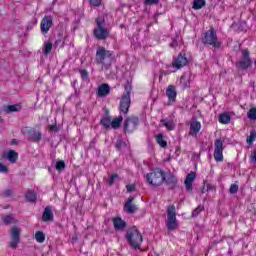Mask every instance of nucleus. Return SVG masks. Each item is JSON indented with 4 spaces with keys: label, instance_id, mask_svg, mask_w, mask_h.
<instances>
[{
    "label": "nucleus",
    "instance_id": "nucleus-1",
    "mask_svg": "<svg viewBox=\"0 0 256 256\" xmlns=\"http://www.w3.org/2000/svg\"><path fill=\"white\" fill-rule=\"evenodd\" d=\"M115 59L113 51L107 50L104 47H98L96 51V63L102 65V69H109Z\"/></svg>",
    "mask_w": 256,
    "mask_h": 256
},
{
    "label": "nucleus",
    "instance_id": "nucleus-2",
    "mask_svg": "<svg viewBox=\"0 0 256 256\" xmlns=\"http://www.w3.org/2000/svg\"><path fill=\"white\" fill-rule=\"evenodd\" d=\"M126 240L132 249H140L141 243H143V235L137 227L133 226L127 230Z\"/></svg>",
    "mask_w": 256,
    "mask_h": 256
},
{
    "label": "nucleus",
    "instance_id": "nucleus-3",
    "mask_svg": "<svg viewBox=\"0 0 256 256\" xmlns=\"http://www.w3.org/2000/svg\"><path fill=\"white\" fill-rule=\"evenodd\" d=\"M146 181L152 187H159L165 181V173L161 169H154L146 174Z\"/></svg>",
    "mask_w": 256,
    "mask_h": 256
},
{
    "label": "nucleus",
    "instance_id": "nucleus-4",
    "mask_svg": "<svg viewBox=\"0 0 256 256\" xmlns=\"http://www.w3.org/2000/svg\"><path fill=\"white\" fill-rule=\"evenodd\" d=\"M124 89L125 92L120 101V111L124 115H127L129 113V107H131V84L127 83Z\"/></svg>",
    "mask_w": 256,
    "mask_h": 256
},
{
    "label": "nucleus",
    "instance_id": "nucleus-5",
    "mask_svg": "<svg viewBox=\"0 0 256 256\" xmlns=\"http://www.w3.org/2000/svg\"><path fill=\"white\" fill-rule=\"evenodd\" d=\"M166 227L169 231H175L179 224H177V213L174 205H170L167 208V221Z\"/></svg>",
    "mask_w": 256,
    "mask_h": 256
},
{
    "label": "nucleus",
    "instance_id": "nucleus-6",
    "mask_svg": "<svg viewBox=\"0 0 256 256\" xmlns=\"http://www.w3.org/2000/svg\"><path fill=\"white\" fill-rule=\"evenodd\" d=\"M203 43L206 45H212L214 49H219L221 47V42L217 39V32L214 29L208 30L203 37Z\"/></svg>",
    "mask_w": 256,
    "mask_h": 256
},
{
    "label": "nucleus",
    "instance_id": "nucleus-7",
    "mask_svg": "<svg viewBox=\"0 0 256 256\" xmlns=\"http://www.w3.org/2000/svg\"><path fill=\"white\" fill-rule=\"evenodd\" d=\"M96 23L97 27L94 30L96 39H107V37H109V31H107V28L103 27L104 20L102 18H97Z\"/></svg>",
    "mask_w": 256,
    "mask_h": 256
},
{
    "label": "nucleus",
    "instance_id": "nucleus-8",
    "mask_svg": "<svg viewBox=\"0 0 256 256\" xmlns=\"http://www.w3.org/2000/svg\"><path fill=\"white\" fill-rule=\"evenodd\" d=\"M10 238L9 246L11 249H17V245H19V242L21 241V229L17 226L12 227Z\"/></svg>",
    "mask_w": 256,
    "mask_h": 256
},
{
    "label": "nucleus",
    "instance_id": "nucleus-9",
    "mask_svg": "<svg viewBox=\"0 0 256 256\" xmlns=\"http://www.w3.org/2000/svg\"><path fill=\"white\" fill-rule=\"evenodd\" d=\"M214 159L217 163L223 161V141L221 139H217L214 142Z\"/></svg>",
    "mask_w": 256,
    "mask_h": 256
},
{
    "label": "nucleus",
    "instance_id": "nucleus-10",
    "mask_svg": "<svg viewBox=\"0 0 256 256\" xmlns=\"http://www.w3.org/2000/svg\"><path fill=\"white\" fill-rule=\"evenodd\" d=\"M137 125H139V118H137L136 116H132L125 121L124 130L127 133H131L135 131V129H137Z\"/></svg>",
    "mask_w": 256,
    "mask_h": 256
},
{
    "label": "nucleus",
    "instance_id": "nucleus-11",
    "mask_svg": "<svg viewBox=\"0 0 256 256\" xmlns=\"http://www.w3.org/2000/svg\"><path fill=\"white\" fill-rule=\"evenodd\" d=\"M53 27V18L51 16H45L40 24L41 32L44 35H47L49 33V29Z\"/></svg>",
    "mask_w": 256,
    "mask_h": 256
},
{
    "label": "nucleus",
    "instance_id": "nucleus-12",
    "mask_svg": "<svg viewBox=\"0 0 256 256\" xmlns=\"http://www.w3.org/2000/svg\"><path fill=\"white\" fill-rule=\"evenodd\" d=\"M189 125L190 130L188 132V135H190V137H197V134L199 133V131H201V122L192 119L189 121Z\"/></svg>",
    "mask_w": 256,
    "mask_h": 256
},
{
    "label": "nucleus",
    "instance_id": "nucleus-13",
    "mask_svg": "<svg viewBox=\"0 0 256 256\" xmlns=\"http://www.w3.org/2000/svg\"><path fill=\"white\" fill-rule=\"evenodd\" d=\"M242 60L237 63V66L240 67V69H249V66L251 65V58L249 57V52L247 50L242 51Z\"/></svg>",
    "mask_w": 256,
    "mask_h": 256
},
{
    "label": "nucleus",
    "instance_id": "nucleus-14",
    "mask_svg": "<svg viewBox=\"0 0 256 256\" xmlns=\"http://www.w3.org/2000/svg\"><path fill=\"white\" fill-rule=\"evenodd\" d=\"M55 219V215L53 214V208L51 206H46L44 212L42 213V221L44 223H51Z\"/></svg>",
    "mask_w": 256,
    "mask_h": 256
},
{
    "label": "nucleus",
    "instance_id": "nucleus-15",
    "mask_svg": "<svg viewBox=\"0 0 256 256\" xmlns=\"http://www.w3.org/2000/svg\"><path fill=\"white\" fill-rule=\"evenodd\" d=\"M195 177H196L195 172H190V173L187 174V176H186V179H185V181H184V184H185L186 190H187L188 192L193 191V182L195 181Z\"/></svg>",
    "mask_w": 256,
    "mask_h": 256
},
{
    "label": "nucleus",
    "instance_id": "nucleus-16",
    "mask_svg": "<svg viewBox=\"0 0 256 256\" xmlns=\"http://www.w3.org/2000/svg\"><path fill=\"white\" fill-rule=\"evenodd\" d=\"M111 93V86H109V84H101L98 87L97 90V95L98 97H107V95H109Z\"/></svg>",
    "mask_w": 256,
    "mask_h": 256
},
{
    "label": "nucleus",
    "instance_id": "nucleus-17",
    "mask_svg": "<svg viewBox=\"0 0 256 256\" xmlns=\"http://www.w3.org/2000/svg\"><path fill=\"white\" fill-rule=\"evenodd\" d=\"M172 65L176 69H181L182 67H185V65H187V57L180 54L176 59H174Z\"/></svg>",
    "mask_w": 256,
    "mask_h": 256
},
{
    "label": "nucleus",
    "instance_id": "nucleus-18",
    "mask_svg": "<svg viewBox=\"0 0 256 256\" xmlns=\"http://www.w3.org/2000/svg\"><path fill=\"white\" fill-rule=\"evenodd\" d=\"M112 223H113L114 229H116V231H121V230H123L124 227H127V223L119 217L112 218Z\"/></svg>",
    "mask_w": 256,
    "mask_h": 256
},
{
    "label": "nucleus",
    "instance_id": "nucleus-19",
    "mask_svg": "<svg viewBox=\"0 0 256 256\" xmlns=\"http://www.w3.org/2000/svg\"><path fill=\"white\" fill-rule=\"evenodd\" d=\"M162 127H165L167 131L175 130V121L173 119L164 118L160 121Z\"/></svg>",
    "mask_w": 256,
    "mask_h": 256
},
{
    "label": "nucleus",
    "instance_id": "nucleus-20",
    "mask_svg": "<svg viewBox=\"0 0 256 256\" xmlns=\"http://www.w3.org/2000/svg\"><path fill=\"white\" fill-rule=\"evenodd\" d=\"M134 198L129 197L127 202L124 205V210L127 213H135L137 211V206L133 205Z\"/></svg>",
    "mask_w": 256,
    "mask_h": 256
},
{
    "label": "nucleus",
    "instance_id": "nucleus-21",
    "mask_svg": "<svg viewBox=\"0 0 256 256\" xmlns=\"http://www.w3.org/2000/svg\"><path fill=\"white\" fill-rule=\"evenodd\" d=\"M166 95L170 102L175 103V99H177V91L174 86H168Z\"/></svg>",
    "mask_w": 256,
    "mask_h": 256
},
{
    "label": "nucleus",
    "instance_id": "nucleus-22",
    "mask_svg": "<svg viewBox=\"0 0 256 256\" xmlns=\"http://www.w3.org/2000/svg\"><path fill=\"white\" fill-rule=\"evenodd\" d=\"M6 159H8L10 163H17V159H19V153L15 152V150H9L6 154Z\"/></svg>",
    "mask_w": 256,
    "mask_h": 256
},
{
    "label": "nucleus",
    "instance_id": "nucleus-23",
    "mask_svg": "<svg viewBox=\"0 0 256 256\" xmlns=\"http://www.w3.org/2000/svg\"><path fill=\"white\" fill-rule=\"evenodd\" d=\"M5 113H17L21 111V104L8 105L4 107Z\"/></svg>",
    "mask_w": 256,
    "mask_h": 256
},
{
    "label": "nucleus",
    "instance_id": "nucleus-24",
    "mask_svg": "<svg viewBox=\"0 0 256 256\" xmlns=\"http://www.w3.org/2000/svg\"><path fill=\"white\" fill-rule=\"evenodd\" d=\"M190 79L191 77L189 76V74H184L181 76L180 85H182L183 89L189 88V85H191Z\"/></svg>",
    "mask_w": 256,
    "mask_h": 256
},
{
    "label": "nucleus",
    "instance_id": "nucleus-25",
    "mask_svg": "<svg viewBox=\"0 0 256 256\" xmlns=\"http://www.w3.org/2000/svg\"><path fill=\"white\" fill-rule=\"evenodd\" d=\"M219 123H222V125H229V123H231V115L227 112L220 114Z\"/></svg>",
    "mask_w": 256,
    "mask_h": 256
},
{
    "label": "nucleus",
    "instance_id": "nucleus-26",
    "mask_svg": "<svg viewBox=\"0 0 256 256\" xmlns=\"http://www.w3.org/2000/svg\"><path fill=\"white\" fill-rule=\"evenodd\" d=\"M121 123H123V116H118L110 122V127L111 129H119L121 127Z\"/></svg>",
    "mask_w": 256,
    "mask_h": 256
},
{
    "label": "nucleus",
    "instance_id": "nucleus-27",
    "mask_svg": "<svg viewBox=\"0 0 256 256\" xmlns=\"http://www.w3.org/2000/svg\"><path fill=\"white\" fill-rule=\"evenodd\" d=\"M205 5H206L205 0H194L193 9H195V10L203 9V7H205Z\"/></svg>",
    "mask_w": 256,
    "mask_h": 256
},
{
    "label": "nucleus",
    "instance_id": "nucleus-28",
    "mask_svg": "<svg viewBox=\"0 0 256 256\" xmlns=\"http://www.w3.org/2000/svg\"><path fill=\"white\" fill-rule=\"evenodd\" d=\"M155 138L156 142L158 143V145H160V147H167V141L163 139V134H157Z\"/></svg>",
    "mask_w": 256,
    "mask_h": 256
},
{
    "label": "nucleus",
    "instance_id": "nucleus-29",
    "mask_svg": "<svg viewBox=\"0 0 256 256\" xmlns=\"http://www.w3.org/2000/svg\"><path fill=\"white\" fill-rule=\"evenodd\" d=\"M35 239L37 243H45V233L43 231H37L35 233Z\"/></svg>",
    "mask_w": 256,
    "mask_h": 256
},
{
    "label": "nucleus",
    "instance_id": "nucleus-30",
    "mask_svg": "<svg viewBox=\"0 0 256 256\" xmlns=\"http://www.w3.org/2000/svg\"><path fill=\"white\" fill-rule=\"evenodd\" d=\"M2 221L5 225H11V223H15V218L12 215L2 216Z\"/></svg>",
    "mask_w": 256,
    "mask_h": 256
},
{
    "label": "nucleus",
    "instance_id": "nucleus-31",
    "mask_svg": "<svg viewBox=\"0 0 256 256\" xmlns=\"http://www.w3.org/2000/svg\"><path fill=\"white\" fill-rule=\"evenodd\" d=\"M168 185H175L177 183V178L173 176L172 174L165 175V180Z\"/></svg>",
    "mask_w": 256,
    "mask_h": 256
},
{
    "label": "nucleus",
    "instance_id": "nucleus-32",
    "mask_svg": "<svg viewBox=\"0 0 256 256\" xmlns=\"http://www.w3.org/2000/svg\"><path fill=\"white\" fill-rule=\"evenodd\" d=\"M100 123L105 127V129H111V118L104 117L101 119Z\"/></svg>",
    "mask_w": 256,
    "mask_h": 256
},
{
    "label": "nucleus",
    "instance_id": "nucleus-33",
    "mask_svg": "<svg viewBox=\"0 0 256 256\" xmlns=\"http://www.w3.org/2000/svg\"><path fill=\"white\" fill-rule=\"evenodd\" d=\"M52 49H53V44L51 42H46L44 44L43 53L45 55H49V53H51Z\"/></svg>",
    "mask_w": 256,
    "mask_h": 256
},
{
    "label": "nucleus",
    "instance_id": "nucleus-34",
    "mask_svg": "<svg viewBox=\"0 0 256 256\" xmlns=\"http://www.w3.org/2000/svg\"><path fill=\"white\" fill-rule=\"evenodd\" d=\"M248 145L253 144L254 141H256V131L250 132V135L246 139Z\"/></svg>",
    "mask_w": 256,
    "mask_h": 256
},
{
    "label": "nucleus",
    "instance_id": "nucleus-35",
    "mask_svg": "<svg viewBox=\"0 0 256 256\" xmlns=\"http://www.w3.org/2000/svg\"><path fill=\"white\" fill-rule=\"evenodd\" d=\"M248 119H251V121L256 120V108H251L247 113Z\"/></svg>",
    "mask_w": 256,
    "mask_h": 256
},
{
    "label": "nucleus",
    "instance_id": "nucleus-36",
    "mask_svg": "<svg viewBox=\"0 0 256 256\" xmlns=\"http://www.w3.org/2000/svg\"><path fill=\"white\" fill-rule=\"evenodd\" d=\"M116 179H119V175L117 174H112L108 179H106L107 185H113L115 183Z\"/></svg>",
    "mask_w": 256,
    "mask_h": 256
},
{
    "label": "nucleus",
    "instance_id": "nucleus-37",
    "mask_svg": "<svg viewBox=\"0 0 256 256\" xmlns=\"http://www.w3.org/2000/svg\"><path fill=\"white\" fill-rule=\"evenodd\" d=\"M238 191H239V185L232 184L230 186L229 193H231V195H235V193H237Z\"/></svg>",
    "mask_w": 256,
    "mask_h": 256
},
{
    "label": "nucleus",
    "instance_id": "nucleus-38",
    "mask_svg": "<svg viewBox=\"0 0 256 256\" xmlns=\"http://www.w3.org/2000/svg\"><path fill=\"white\" fill-rule=\"evenodd\" d=\"M56 169H57V171H63V169H65V162L64 161H58L56 163Z\"/></svg>",
    "mask_w": 256,
    "mask_h": 256
},
{
    "label": "nucleus",
    "instance_id": "nucleus-39",
    "mask_svg": "<svg viewBox=\"0 0 256 256\" xmlns=\"http://www.w3.org/2000/svg\"><path fill=\"white\" fill-rule=\"evenodd\" d=\"M43 139V135L41 132H34L33 134V141H41Z\"/></svg>",
    "mask_w": 256,
    "mask_h": 256
},
{
    "label": "nucleus",
    "instance_id": "nucleus-40",
    "mask_svg": "<svg viewBox=\"0 0 256 256\" xmlns=\"http://www.w3.org/2000/svg\"><path fill=\"white\" fill-rule=\"evenodd\" d=\"M201 211H203V206L200 205L195 210H193L192 217H197Z\"/></svg>",
    "mask_w": 256,
    "mask_h": 256
},
{
    "label": "nucleus",
    "instance_id": "nucleus-41",
    "mask_svg": "<svg viewBox=\"0 0 256 256\" xmlns=\"http://www.w3.org/2000/svg\"><path fill=\"white\" fill-rule=\"evenodd\" d=\"M25 197H26L27 201L32 202V201H33V191L28 190V191L26 192Z\"/></svg>",
    "mask_w": 256,
    "mask_h": 256
},
{
    "label": "nucleus",
    "instance_id": "nucleus-42",
    "mask_svg": "<svg viewBox=\"0 0 256 256\" xmlns=\"http://www.w3.org/2000/svg\"><path fill=\"white\" fill-rule=\"evenodd\" d=\"M159 3V0H144V5H157Z\"/></svg>",
    "mask_w": 256,
    "mask_h": 256
},
{
    "label": "nucleus",
    "instance_id": "nucleus-43",
    "mask_svg": "<svg viewBox=\"0 0 256 256\" xmlns=\"http://www.w3.org/2000/svg\"><path fill=\"white\" fill-rule=\"evenodd\" d=\"M13 195V190L7 189L2 193V197H11Z\"/></svg>",
    "mask_w": 256,
    "mask_h": 256
},
{
    "label": "nucleus",
    "instance_id": "nucleus-44",
    "mask_svg": "<svg viewBox=\"0 0 256 256\" xmlns=\"http://www.w3.org/2000/svg\"><path fill=\"white\" fill-rule=\"evenodd\" d=\"M90 1V5H92L93 7H99V5H101V0H89Z\"/></svg>",
    "mask_w": 256,
    "mask_h": 256
},
{
    "label": "nucleus",
    "instance_id": "nucleus-45",
    "mask_svg": "<svg viewBox=\"0 0 256 256\" xmlns=\"http://www.w3.org/2000/svg\"><path fill=\"white\" fill-rule=\"evenodd\" d=\"M126 189L128 193L133 192V190L135 189V184H128L126 185Z\"/></svg>",
    "mask_w": 256,
    "mask_h": 256
},
{
    "label": "nucleus",
    "instance_id": "nucleus-46",
    "mask_svg": "<svg viewBox=\"0 0 256 256\" xmlns=\"http://www.w3.org/2000/svg\"><path fill=\"white\" fill-rule=\"evenodd\" d=\"M7 171H9V168L0 163V173H7Z\"/></svg>",
    "mask_w": 256,
    "mask_h": 256
},
{
    "label": "nucleus",
    "instance_id": "nucleus-47",
    "mask_svg": "<svg viewBox=\"0 0 256 256\" xmlns=\"http://www.w3.org/2000/svg\"><path fill=\"white\" fill-rule=\"evenodd\" d=\"M80 75H81L82 79H87V77H89L87 70H80Z\"/></svg>",
    "mask_w": 256,
    "mask_h": 256
},
{
    "label": "nucleus",
    "instance_id": "nucleus-48",
    "mask_svg": "<svg viewBox=\"0 0 256 256\" xmlns=\"http://www.w3.org/2000/svg\"><path fill=\"white\" fill-rule=\"evenodd\" d=\"M251 163H256V150L250 156Z\"/></svg>",
    "mask_w": 256,
    "mask_h": 256
},
{
    "label": "nucleus",
    "instance_id": "nucleus-49",
    "mask_svg": "<svg viewBox=\"0 0 256 256\" xmlns=\"http://www.w3.org/2000/svg\"><path fill=\"white\" fill-rule=\"evenodd\" d=\"M177 40L173 39L172 42L170 43V47H172V49H177Z\"/></svg>",
    "mask_w": 256,
    "mask_h": 256
},
{
    "label": "nucleus",
    "instance_id": "nucleus-50",
    "mask_svg": "<svg viewBox=\"0 0 256 256\" xmlns=\"http://www.w3.org/2000/svg\"><path fill=\"white\" fill-rule=\"evenodd\" d=\"M49 130H50V131H57V125H51V126L49 127Z\"/></svg>",
    "mask_w": 256,
    "mask_h": 256
},
{
    "label": "nucleus",
    "instance_id": "nucleus-51",
    "mask_svg": "<svg viewBox=\"0 0 256 256\" xmlns=\"http://www.w3.org/2000/svg\"><path fill=\"white\" fill-rule=\"evenodd\" d=\"M116 147H117V149H119L121 147V141H119V140L117 141Z\"/></svg>",
    "mask_w": 256,
    "mask_h": 256
},
{
    "label": "nucleus",
    "instance_id": "nucleus-52",
    "mask_svg": "<svg viewBox=\"0 0 256 256\" xmlns=\"http://www.w3.org/2000/svg\"><path fill=\"white\" fill-rule=\"evenodd\" d=\"M17 143H18L17 139L12 140V145H17Z\"/></svg>",
    "mask_w": 256,
    "mask_h": 256
},
{
    "label": "nucleus",
    "instance_id": "nucleus-53",
    "mask_svg": "<svg viewBox=\"0 0 256 256\" xmlns=\"http://www.w3.org/2000/svg\"><path fill=\"white\" fill-rule=\"evenodd\" d=\"M33 201H37V195L33 194Z\"/></svg>",
    "mask_w": 256,
    "mask_h": 256
},
{
    "label": "nucleus",
    "instance_id": "nucleus-54",
    "mask_svg": "<svg viewBox=\"0 0 256 256\" xmlns=\"http://www.w3.org/2000/svg\"><path fill=\"white\" fill-rule=\"evenodd\" d=\"M25 131H27V128H24V129H23V133H25Z\"/></svg>",
    "mask_w": 256,
    "mask_h": 256
}]
</instances>
